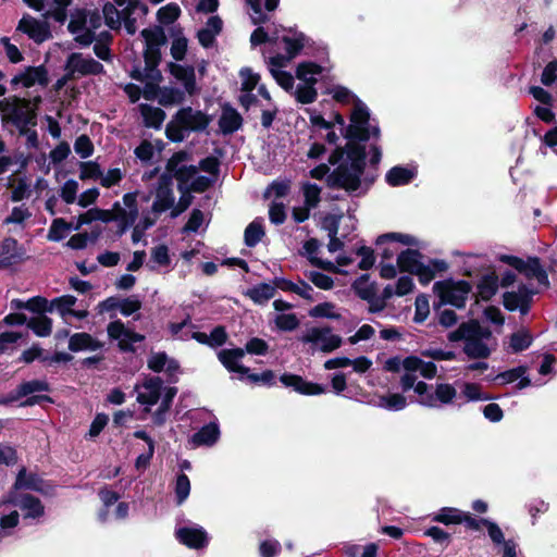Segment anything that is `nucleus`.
Here are the masks:
<instances>
[{"label":"nucleus","instance_id":"473e14b6","mask_svg":"<svg viewBox=\"0 0 557 557\" xmlns=\"http://www.w3.org/2000/svg\"><path fill=\"white\" fill-rule=\"evenodd\" d=\"M100 344L88 333H75L70 337L69 349L77 352L82 350H96Z\"/></svg>","mask_w":557,"mask_h":557},{"label":"nucleus","instance_id":"c9c22d12","mask_svg":"<svg viewBox=\"0 0 557 557\" xmlns=\"http://www.w3.org/2000/svg\"><path fill=\"white\" fill-rule=\"evenodd\" d=\"M370 278V274L364 273L357 277L352 284L351 289L361 300H371L376 293V284L373 282L366 285Z\"/></svg>","mask_w":557,"mask_h":557},{"label":"nucleus","instance_id":"4d7b16f0","mask_svg":"<svg viewBox=\"0 0 557 557\" xmlns=\"http://www.w3.org/2000/svg\"><path fill=\"white\" fill-rule=\"evenodd\" d=\"M76 304V297L72 295H63L60 297L54 298L49 307H51V312L53 309H57L58 312L62 315H69L70 311L72 310V307Z\"/></svg>","mask_w":557,"mask_h":557},{"label":"nucleus","instance_id":"1a4fd4ad","mask_svg":"<svg viewBox=\"0 0 557 557\" xmlns=\"http://www.w3.org/2000/svg\"><path fill=\"white\" fill-rule=\"evenodd\" d=\"M64 70L71 73L74 78L75 74L81 76L100 75L104 72L103 65L91 57L84 58L81 52H72L69 54Z\"/></svg>","mask_w":557,"mask_h":557},{"label":"nucleus","instance_id":"a211bd4d","mask_svg":"<svg viewBox=\"0 0 557 557\" xmlns=\"http://www.w3.org/2000/svg\"><path fill=\"white\" fill-rule=\"evenodd\" d=\"M7 502L18 506L25 511L24 518L26 519H38L45 513V507L41 500L32 494H22L20 499L10 498Z\"/></svg>","mask_w":557,"mask_h":557},{"label":"nucleus","instance_id":"5701e85b","mask_svg":"<svg viewBox=\"0 0 557 557\" xmlns=\"http://www.w3.org/2000/svg\"><path fill=\"white\" fill-rule=\"evenodd\" d=\"M220 437V429L219 425L214 422H210L200 428L197 432H195L190 441L194 446H212L214 445Z\"/></svg>","mask_w":557,"mask_h":557},{"label":"nucleus","instance_id":"8fccbe9b","mask_svg":"<svg viewBox=\"0 0 557 557\" xmlns=\"http://www.w3.org/2000/svg\"><path fill=\"white\" fill-rule=\"evenodd\" d=\"M459 326L463 327L465 331L470 332L482 342L490 339L493 335L492 331L486 326H482L480 321L476 319H470L469 321L462 322Z\"/></svg>","mask_w":557,"mask_h":557},{"label":"nucleus","instance_id":"7ed1b4c3","mask_svg":"<svg viewBox=\"0 0 557 557\" xmlns=\"http://www.w3.org/2000/svg\"><path fill=\"white\" fill-rule=\"evenodd\" d=\"M364 170H354L348 162L339 163L326 177V185L331 189H344L348 194L361 187Z\"/></svg>","mask_w":557,"mask_h":557},{"label":"nucleus","instance_id":"dca6fc26","mask_svg":"<svg viewBox=\"0 0 557 557\" xmlns=\"http://www.w3.org/2000/svg\"><path fill=\"white\" fill-rule=\"evenodd\" d=\"M243 116L230 103L222 106V113L219 119V127L223 135H232L243 126Z\"/></svg>","mask_w":557,"mask_h":557},{"label":"nucleus","instance_id":"4468645a","mask_svg":"<svg viewBox=\"0 0 557 557\" xmlns=\"http://www.w3.org/2000/svg\"><path fill=\"white\" fill-rule=\"evenodd\" d=\"M175 535L188 548L201 549L209 544L208 534L202 528L183 527L176 530Z\"/></svg>","mask_w":557,"mask_h":557},{"label":"nucleus","instance_id":"e433bc0d","mask_svg":"<svg viewBox=\"0 0 557 557\" xmlns=\"http://www.w3.org/2000/svg\"><path fill=\"white\" fill-rule=\"evenodd\" d=\"M255 304L263 305L274 297L275 287L269 283H260L249 288L246 294Z\"/></svg>","mask_w":557,"mask_h":557},{"label":"nucleus","instance_id":"ea45409f","mask_svg":"<svg viewBox=\"0 0 557 557\" xmlns=\"http://www.w3.org/2000/svg\"><path fill=\"white\" fill-rule=\"evenodd\" d=\"M140 35L145 39L146 47L161 48L168 42L165 32L160 25H156L153 28H144Z\"/></svg>","mask_w":557,"mask_h":557},{"label":"nucleus","instance_id":"a878e982","mask_svg":"<svg viewBox=\"0 0 557 557\" xmlns=\"http://www.w3.org/2000/svg\"><path fill=\"white\" fill-rule=\"evenodd\" d=\"M139 111L146 127L159 129L165 120V112L161 108L152 107L147 103L139 104Z\"/></svg>","mask_w":557,"mask_h":557},{"label":"nucleus","instance_id":"338daca9","mask_svg":"<svg viewBox=\"0 0 557 557\" xmlns=\"http://www.w3.org/2000/svg\"><path fill=\"white\" fill-rule=\"evenodd\" d=\"M247 379L252 384H260L268 387L274 386L276 384V375L273 370H264L261 373H251L248 372Z\"/></svg>","mask_w":557,"mask_h":557},{"label":"nucleus","instance_id":"09e8293b","mask_svg":"<svg viewBox=\"0 0 557 557\" xmlns=\"http://www.w3.org/2000/svg\"><path fill=\"white\" fill-rule=\"evenodd\" d=\"M323 72L322 65L312 62V61H304L300 62L296 67V77L302 82H308L310 77H314L315 75H320Z\"/></svg>","mask_w":557,"mask_h":557},{"label":"nucleus","instance_id":"412c9836","mask_svg":"<svg viewBox=\"0 0 557 557\" xmlns=\"http://www.w3.org/2000/svg\"><path fill=\"white\" fill-rule=\"evenodd\" d=\"M424 255L418 249L407 248L397 257V268L401 273L413 274L423 262Z\"/></svg>","mask_w":557,"mask_h":557},{"label":"nucleus","instance_id":"79ce46f5","mask_svg":"<svg viewBox=\"0 0 557 557\" xmlns=\"http://www.w3.org/2000/svg\"><path fill=\"white\" fill-rule=\"evenodd\" d=\"M462 510L455 507H443L432 517V521L445 525L461 524Z\"/></svg>","mask_w":557,"mask_h":557},{"label":"nucleus","instance_id":"0eeeda50","mask_svg":"<svg viewBox=\"0 0 557 557\" xmlns=\"http://www.w3.org/2000/svg\"><path fill=\"white\" fill-rule=\"evenodd\" d=\"M535 294H537V290L521 283L517 292H505L503 294V306L507 311L519 310L522 315H525L531 310Z\"/></svg>","mask_w":557,"mask_h":557},{"label":"nucleus","instance_id":"13d9d810","mask_svg":"<svg viewBox=\"0 0 557 557\" xmlns=\"http://www.w3.org/2000/svg\"><path fill=\"white\" fill-rule=\"evenodd\" d=\"M435 407L437 401L442 404H450L457 395L456 388L449 383H440L436 385L435 393Z\"/></svg>","mask_w":557,"mask_h":557},{"label":"nucleus","instance_id":"774afa93","mask_svg":"<svg viewBox=\"0 0 557 557\" xmlns=\"http://www.w3.org/2000/svg\"><path fill=\"white\" fill-rule=\"evenodd\" d=\"M242 350L249 355L265 356L269 352V344L262 338L251 337Z\"/></svg>","mask_w":557,"mask_h":557},{"label":"nucleus","instance_id":"4c0bfd02","mask_svg":"<svg viewBox=\"0 0 557 557\" xmlns=\"http://www.w3.org/2000/svg\"><path fill=\"white\" fill-rule=\"evenodd\" d=\"M533 343V336L527 329L513 332L509 337V348L513 354L528 349Z\"/></svg>","mask_w":557,"mask_h":557},{"label":"nucleus","instance_id":"49530a36","mask_svg":"<svg viewBox=\"0 0 557 557\" xmlns=\"http://www.w3.org/2000/svg\"><path fill=\"white\" fill-rule=\"evenodd\" d=\"M175 203V197L173 191L165 190H157L156 200L152 203L151 210L154 213H162L172 207Z\"/></svg>","mask_w":557,"mask_h":557},{"label":"nucleus","instance_id":"c756f323","mask_svg":"<svg viewBox=\"0 0 557 557\" xmlns=\"http://www.w3.org/2000/svg\"><path fill=\"white\" fill-rule=\"evenodd\" d=\"M35 84L47 87L49 84L48 70L45 65L27 66L24 70V87L30 88Z\"/></svg>","mask_w":557,"mask_h":557},{"label":"nucleus","instance_id":"f257e3e1","mask_svg":"<svg viewBox=\"0 0 557 557\" xmlns=\"http://www.w3.org/2000/svg\"><path fill=\"white\" fill-rule=\"evenodd\" d=\"M433 290L438 297V304L434 302L433 305L435 311H438L444 305L463 309L469 295L472 293V285L466 280L455 281L454 278H446L435 282Z\"/></svg>","mask_w":557,"mask_h":557},{"label":"nucleus","instance_id":"aec40b11","mask_svg":"<svg viewBox=\"0 0 557 557\" xmlns=\"http://www.w3.org/2000/svg\"><path fill=\"white\" fill-rule=\"evenodd\" d=\"M448 270V263L442 259H430L429 264L422 263L412 275L418 277V281L422 285L431 283L435 274L438 272H445Z\"/></svg>","mask_w":557,"mask_h":557},{"label":"nucleus","instance_id":"6e6d98bb","mask_svg":"<svg viewBox=\"0 0 557 557\" xmlns=\"http://www.w3.org/2000/svg\"><path fill=\"white\" fill-rule=\"evenodd\" d=\"M145 338V335L126 329L125 335L117 344L119 349L123 352H135L136 349L133 344L144 342Z\"/></svg>","mask_w":557,"mask_h":557},{"label":"nucleus","instance_id":"6ab92c4d","mask_svg":"<svg viewBox=\"0 0 557 557\" xmlns=\"http://www.w3.org/2000/svg\"><path fill=\"white\" fill-rule=\"evenodd\" d=\"M162 385L163 380L160 376L147 377L143 383V387L148 392L139 393L137 396V401L141 405H156L161 397Z\"/></svg>","mask_w":557,"mask_h":557},{"label":"nucleus","instance_id":"4be33fe9","mask_svg":"<svg viewBox=\"0 0 557 557\" xmlns=\"http://www.w3.org/2000/svg\"><path fill=\"white\" fill-rule=\"evenodd\" d=\"M345 154L347 158L348 165L352 166L354 170H364L367 166V150L366 145L360 143H352L347 140L345 145Z\"/></svg>","mask_w":557,"mask_h":557},{"label":"nucleus","instance_id":"680f3d73","mask_svg":"<svg viewBox=\"0 0 557 557\" xmlns=\"http://www.w3.org/2000/svg\"><path fill=\"white\" fill-rule=\"evenodd\" d=\"M275 325L280 331L283 332H292L299 326V319L295 313H281L277 314L275 320Z\"/></svg>","mask_w":557,"mask_h":557},{"label":"nucleus","instance_id":"ddd939ff","mask_svg":"<svg viewBox=\"0 0 557 557\" xmlns=\"http://www.w3.org/2000/svg\"><path fill=\"white\" fill-rule=\"evenodd\" d=\"M168 71L178 82H182L187 95L195 96L199 92L200 89L197 85L195 67L193 65H181L175 62H169Z\"/></svg>","mask_w":557,"mask_h":557},{"label":"nucleus","instance_id":"f704fd0d","mask_svg":"<svg viewBox=\"0 0 557 557\" xmlns=\"http://www.w3.org/2000/svg\"><path fill=\"white\" fill-rule=\"evenodd\" d=\"M370 278V274L364 273L357 277L352 284L351 289L361 300H371L376 293V284L373 282L366 285Z\"/></svg>","mask_w":557,"mask_h":557},{"label":"nucleus","instance_id":"6e6552de","mask_svg":"<svg viewBox=\"0 0 557 557\" xmlns=\"http://www.w3.org/2000/svg\"><path fill=\"white\" fill-rule=\"evenodd\" d=\"M300 341L305 344L310 343L314 345L321 343L319 350L324 354L336 350L343 344V339L339 335L332 334L331 326L311 327L307 334L300 337Z\"/></svg>","mask_w":557,"mask_h":557},{"label":"nucleus","instance_id":"423d86ee","mask_svg":"<svg viewBox=\"0 0 557 557\" xmlns=\"http://www.w3.org/2000/svg\"><path fill=\"white\" fill-rule=\"evenodd\" d=\"M176 122L185 128L186 133H202L207 131L212 116L201 110H195L191 107H182L176 112Z\"/></svg>","mask_w":557,"mask_h":557},{"label":"nucleus","instance_id":"a19ab883","mask_svg":"<svg viewBox=\"0 0 557 557\" xmlns=\"http://www.w3.org/2000/svg\"><path fill=\"white\" fill-rule=\"evenodd\" d=\"M265 235L264 227L260 220L256 219L245 228L244 242L247 247L257 246Z\"/></svg>","mask_w":557,"mask_h":557},{"label":"nucleus","instance_id":"b1692460","mask_svg":"<svg viewBox=\"0 0 557 557\" xmlns=\"http://www.w3.org/2000/svg\"><path fill=\"white\" fill-rule=\"evenodd\" d=\"M191 338L199 344L207 345L211 348L221 347L227 341L226 329L223 325H216L211 331L210 335L203 332H194Z\"/></svg>","mask_w":557,"mask_h":557},{"label":"nucleus","instance_id":"c03bdc74","mask_svg":"<svg viewBox=\"0 0 557 557\" xmlns=\"http://www.w3.org/2000/svg\"><path fill=\"white\" fill-rule=\"evenodd\" d=\"M27 327L37 336L47 337L52 332V320L45 314H40L27 321Z\"/></svg>","mask_w":557,"mask_h":557},{"label":"nucleus","instance_id":"3c124183","mask_svg":"<svg viewBox=\"0 0 557 557\" xmlns=\"http://www.w3.org/2000/svg\"><path fill=\"white\" fill-rule=\"evenodd\" d=\"M72 228V223L66 222L62 218L52 221L47 238L51 242H60L65 237V232Z\"/></svg>","mask_w":557,"mask_h":557},{"label":"nucleus","instance_id":"c85d7f7f","mask_svg":"<svg viewBox=\"0 0 557 557\" xmlns=\"http://www.w3.org/2000/svg\"><path fill=\"white\" fill-rule=\"evenodd\" d=\"M294 37L283 36L281 38L284 44V49L286 51L287 60H292L300 54L301 50L309 42V37H307L301 32H295Z\"/></svg>","mask_w":557,"mask_h":557},{"label":"nucleus","instance_id":"f03ea898","mask_svg":"<svg viewBox=\"0 0 557 557\" xmlns=\"http://www.w3.org/2000/svg\"><path fill=\"white\" fill-rule=\"evenodd\" d=\"M497 260L513 268L528 280L535 278L537 283L544 287H549L547 271L541 263V259L536 256H529L527 260L513 255L500 253Z\"/></svg>","mask_w":557,"mask_h":557},{"label":"nucleus","instance_id":"5fc2aeb1","mask_svg":"<svg viewBox=\"0 0 557 557\" xmlns=\"http://www.w3.org/2000/svg\"><path fill=\"white\" fill-rule=\"evenodd\" d=\"M305 276L318 288L330 290L334 287V280L332 276L319 271H306Z\"/></svg>","mask_w":557,"mask_h":557},{"label":"nucleus","instance_id":"bf43d9fd","mask_svg":"<svg viewBox=\"0 0 557 557\" xmlns=\"http://www.w3.org/2000/svg\"><path fill=\"white\" fill-rule=\"evenodd\" d=\"M388 242H398L404 245L408 246H414L417 245V239L408 234H401V233H385L380 236H377L375 240V245L381 246Z\"/></svg>","mask_w":557,"mask_h":557},{"label":"nucleus","instance_id":"0e129e2a","mask_svg":"<svg viewBox=\"0 0 557 557\" xmlns=\"http://www.w3.org/2000/svg\"><path fill=\"white\" fill-rule=\"evenodd\" d=\"M305 205L310 208H315L321 201V188L317 184L305 183L302 186Z\"/></svg>","mask_w":557,"mask_h":557},{"label":"nucleus","instance_id":"9d476101","mask_svg":"<svg viewBox=\"0 0 557 557\" xmlns=\"http://www.w3.org/2000/svg\"><path fill=\"white\" fill-rule=\"evenodd\" d=\"M280 382L287 388L305 396L321 395L326 392V386L307 381L301 375L285 372L280 376Z\"/></svg>","mask_w":557,"mask_h":557},{"label":"nucleus","instance_id":"58836bf2","mask_svg":"<svg viewBox=\"0 0 557 557\" xmlns=\"http://www.w3.org/2000/svg\"><path fill=\"white\" fill-rule=\"evenodd\" d=\"M177 393L176 387H168L159 408L152 416L153 423L161 426L165 423V414L170 410L173 399Z\"/></svg>","mask_w":557,"mask_h":557},{"label":"nucleus","instance_id":"cd10ccee","mask_svg":"<svg viewBox=\"0 0 557 557\" xmlns=\"http://www.w3.org/2000/svg\"><path fill=\"white\" fill-rule=\"evenodd\" d=\"M416 176V172L401 165L389 169L385 175L386 183L392 187L408 185Z\"/></svg>","mask_w":557,"mask_h":557},{"label":"nucleus","instance_id":"052dcab7","mask_svg":"<svg viewBox=\"0 0 557 557\" xmlns=\"http://www.w3.org/2000/svg\"><path fill=\"white\" fill-rule=\"evenodd\" d=\"M20 386L21 395H25V397L35 393L51 391V386L46 380L24 381Z\"/></svg>","mask_w":557,"mask_h":557},{"label":"nucleus","instance_id":"7c9ffc66","mask_svg":"<svg viewBox=\"0 0 557 557\" xmlns=\"http://www.w3.org/2000/svg\"><path fill=\"white\" fill-rule=\"evenodd\" d=\"M186 94L185 89L172 86H162L158 102L164 108L182 104L186 100Z\"/></svg>","mask_w":557,"mask_h":557},{"label":"nucleus","instance_id":"864d4df0","mask_svg":"<svg viewBox=\"0 0 557 557\" xmlns=\"http://www.w3.org/2000/svg\"><path fill=\"white\" fill-rule=\"evenodd\" d=\"M180 7L176 3H169L158 10L157 18L161 24L170 25L180 17Z\"/></svg>","mask_w":557,"mask_h":557},{"label":"nucleus","instance_id":"72a5a7b5","mask_svg":"<svg viewBox=\"0 0 557 557\" xmlns=\"http://www.w3.org/2000/svg\"><path fill=\"white\" fill-rule=\"evenodd\" d=\"M370 278V274L364 273L357 277L352 284L351 289L361 300H371L376 293V284L373 282L366 285Z\"/></svg>","mask_w":557,"mask_h":557},{"label":"nucleus","instance_id":"bb28decb","mask_svg":"<svg viewBox=\"0 0 557 557\" xmlns=\"http://www.w3.org/2000/svg\"><path fill=\"white\" fill-rule=\"evenodd\" d=\"M135 438L146 442L148 449L146 453L140 454L135 460V467L137 469L147 468L154 455L156 442L144 430H137L133 433Z\"/></svg>","mask_w":557,"mask_h":557},{"label":"nucleus","instance_id":"69168bd1","mask_svg":"<svg viewBox=\"0 0 557 557\" xmlns=\"http://www.w3.org/2000/svg\"><path fill=\"white\" fill-rule=\"evenodd\" d=\"M186 131L176 122V114L166 124L165 136L172 143H182L185 139Z\"/></svg>","mask_w":557,"mask_h":557},{"label":"nucleus","instance_id":"de8ad7c7","mask_svg":"<svg viewBox=\"0 0 557 557\" xmlns=\"http://www.w3.org/2000/svg\"><path fill=\"white\" fill-rule=\"evenodd\" d=\"M161 48L154 47H145L144 50V59H145V71L147 72H157L158 77L161 78V72L158 66L161 62Z\"/></svg>","mask_w":557,"mask_h":557},{"label":"nucleus","instance_id":"603ef678","mask_svg":"<svg viewBox=\"0 0 557 557\" xmlns=\"http://www.w3.org/2000/svg\"><path fill=\"white\" fill-rule=\"evenodd\" d=\"M334 309L335 304L330 301L321 302L309 310V315L311 318H326L332 320H339L342 315L339 313L334 312Z\"/></svg>","mask_w":557,"mask_h":557},{"label":"nucleus","instance_id":"9b49d317","mask_svg":"<svg viewBox=\"0 0 557 557\" xmlns=\"http://www.w3.org/2000/svg\"><path fill=\"white\" fill-rule=\"evenodd\" d=\"M27 258L25 247L14 237L8 236L0 242V260L7 269L23 263Z\"/></svg>","mask_w":557,"mask_h":557},{"label":"nucleus","instance_id":"20e7f679","mask_svg":"<svg viewBox=\"0 0 557 557\" xmlns=\"http://www.w3.org/2000/svg\"><path fill=\"white\" fill-rule=\"evenodd\" d=\"M447 339L450 343L463 342L465 345L462 347V351L469 359L484 360L487 359L492 354V349L485 342L476 338L474 335L465 331V329L459 325L456 330L450 331L447 334Z\"/></svg>","mask_w":557,"mask_h":557},{"label":"nucleus","instance_id":"39448f33","mask_svg":"<svg viewBox=\"0 0 557 557\" xmlns=\"http://www.w3.org/2000/svg\"><path fill=\"white\" fill-rule=\"evenodd\" d=\"M16 102L18 106L12 109V114L3 115L2 121L11 122L18 129V134L24 135L37 125V111L30 107L29 99L16 98Z\"/></svg>","mask_w":557,"mask_h":557},{"label":"nucleus","instance_id":"e2e57ef3","mask_svg":"<svg viewBox=\"0 0 557 557\" xmlns=\"http://www.w3.org/2000/svg\"><path fill=\"white\" fill-rule=\"evenodd\" d=\"M414 317L413 321L416 323H423L430 314V305L429 298L425 294H420L417 296L414 301Z\"/></svg>","mask_w":557,"mask_h":557},{"label":"nucleus","instance_id":"f8f14e48","mask_svg":"<svg viewBox=\"0 0 557 557\" xmlns=\"http://www.w3.org/2000/svg\"><path fill=\"white\" fill-rule=\"evenodd\" d=\"M16 29L26 34L37 44H41L51 37L49 24L46 21H38L30 15L23 16Z\"/></svg>","mask_w":557,"mask_h":557},{"label":"nucleus","instance_id":"37998d69","mask_svg":"<svg viewBox=\"0 0 557 557\" xmlns=\"http://www.w3.org/2000/svg\"><path fill=\"white\" fill-rule=\"evenodd\" d=\"M357 126L370 125V111L366 103L356 98L352 111L350 113V124Z\"/></svg>","mask_w":557,"mask_h":557},{"label":"nucleus","instance_id":"a18cd8bd","mask_svg":"<svg viewBox=\"0 0 557 557\" xmlns=\"http://www.w3.org/2000/svg\"><path fill=\"white\" fill-rule=\"evenodd\" d=\"M343 136L349 141L366 145V143L370 139V125H362L357 127H355V125H347Z\"/></svg>","mask_w":557,"mask_h":557},{"label":"nucleus","instance_id":"2f4dec72","mask_svg":"<svg viewBox=\"0 0 557 557\" xmlns=\"http://www.w3.org/2000/svg\"><path fill=\"white\" fill-rule=\"evenodd\" d=\"M304 83L305 84L297 85L294 96L297 102L301 104H310L314 102L318 97V91L314 87L318 79L315 77H310L308 82Z\"/></svg>","mask_w":557,"mask_h":557},{"label":"nucleus","instance_id":"2eb2a0df","mask_svg":"<svg viewBox=\"0 0 557 557\" xmlns=\"http://www.w3.org/2000/svg\"><path fill=\"white\" fill-rule=\"evenodd\" d=\"M245 350L240 347L221 349L218 352V359L223 367L231 373L248 374L249 368L240 364L239 360L244 358Z\"/></svg>","mask_w":557,"mask_h":557},{"label":"nucleus","instance_id":"f3484780","mask_svg":"<svg viewBox=\"0 0 557 557\" xmlns=\"http://www.w3.org/2000/svg\"><path fill=\"white\" fill-rule=\"evenodd\" d=\"M498 288L499 277L495 271L483 274L476 283V294H473L475 304L479 300L490 301L497 294Z\"/></svg>","mask_w":557,"mask_h":557},{"label":"nucleus","instance_id":"393cba45","mask_svg":"<svg viewBox=\"0 0 557 557\" xmlns=\"http://www.w3.org/2000/svg\"><path fill=\"white\" fill-rule=\"evenodd\" d=\"M44 485V480L36 473H27L26 468L23 467L15 479L13 484V488L18 490H30L36 492H41Z\"/></svg>","mask_w":557,"mask_h":557}]
</instances>
